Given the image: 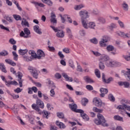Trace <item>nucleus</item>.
I'll list each match as a JSON object with an SVG mask.
<instances>
[{
	"instance_id": "f257e3e1",
	"label": "nucleus",
	"mask_w": 130,
	"mask_h": 130,
	"mask_svg": "<svg viewBox=\"0 0 130 130\" xmlns=\"http://www.w3.org/2000/svg\"><path fill=\"white\" fill-rule=\"evenodd\" d=\"M97 116L98 119H95L94 120V122L95 124L98 125L101 124L103 126H108V124L106 123V120L102 114L99 113Z\"/></svg>"
},
{
	"instance_id": "f03ea898",
	"label": "nucleus",
	"mask_w": 130,
	"mask_h": 130,
	"mask_svg": "<svg viewBox=\"0 0 130 130\" xmlns=\"http://www.w3.org/2000/svg\"><path fill=\"white\" fill-rule=\"evenodd\" d=\"M31 107L32 109L36 110V111H38L39 112L40 111V108L43 109L44 108V103L40 99H38L36 101V104H33L31 105Z\"/></svg>"
},
{
	"instance_id": "7ed1b4c3",
	"label": "nucleus",
	"mask_w": 130,
	"mask_h": 130,
	"mask_svg": "<svg viewBox=\"0 0 130 130\" xmlns=\"http://www.w3.org/2000/svg\"><path fill=\"white\" fill-rule=\"evenodd\" d=\"M27 70H28L29 73H30L34 79H38V76H39V74H40L39 70L32 66H28Z\"/></svg>"
},
{
	"instance_id": "20e7f679",
	"label": "nucleus",
	"mask_w": 130,
	"mask_h": 130,
	"mask_svg": "<svg viewBox=\"0 0 130 130\" xmlns=\"http://www.w3.org/2000/svg\"><path fill=\"white\" fill-rule=\"evenodd\" d=\"M53 31L56 33V36L58 38H63L64 37V31L62 30L59 29L57 27H55L53 25L50 26Z\"/></svg>"
},
{
	"instance_id": "39448f33",
	"label": "nucleus",
	"mask_w": 130,
	"mask_h": 130,
	"mask_svg": "<svg viewBox=\"0 0 130 130\" xmlns=\"http://www.w3.org/2000/svg\"><path fill=\"white\" fill-rule=\"evenodd\" d=\"M69 106L70 109H71L72 111H74V112H76L77 113H82V112H83V110L82 109H77L78 108V106L74 103L72 104H70Z\"/></svg>"
},
{
	"instance_id": "423d86ee",
	"label": "nucleus",
	"mask_w": 130,
	"mask_h": 130,
	"mask_svg": "<svg viewBox=\"0 0 130 130\" xmlns=\"http://www.w3.org/2000/svg\"><path fill=\"white\" fill-rule=\"evenodd\" d=\"M88 12L85 10H82L79 12V14L81 18V20H86L89 18V15H88Z\"/></svg>"
},
{
	"instance_id": "0eeeda50",
	"label": "nucleus",
	"mask_w": 130,
	"mask_h": 130,
	"mask_svg": "<svg viewBox=\"0 0 130 130\" xmlns=\"http://www.w3.org/2000/svg\"><path fill=\"white\" fill-rule=\"evenodd\" d=\"M118 62L113 61L112 60H110L109 59L108 61H107L105 62V64L106 67H108L109 68H113V67H115L116 66H117L118 64Z\"/></svg>"
},
{
	"instance_id": "6e6552de",
	"label": "nucleus",
	"mask_w": 130,
	"mask_h": 130,
	"mask_svg": "<svg viewBox=\"0 0 130 130\" xmlns=\"http://www.w3.org/2000/svg\"><path fill=\"white\" fill-rule=\"evenodd\" d=\"M93 103L95 106L100 108H101V107H102L103 104H104V105H105V103H102V101H101V100L97 98H95L94 99H93Z\"/></svg>"
},
{
	"instance_id": "1a4fd4ad",
	"label": "nucleus",
	"mask_w": 130,
	"mask_h": 130,
	"mask_svg": "<svg viewBox=\"0 0 130 130\" xmlns=\"http://www.w3.org/2000/svg\"><path fill=\"white\" fill-rule=\"evenodd\" d=\"M18 74L17 77L18 78V81L19 82V87L22 88V87H23V81H24V80L22 79V78L23 77V74L20 72H18Z\"/></svg>"
},
{
	"instance_id": "9d476101",
	"label": "nucleus",
	"mask_w": 130,
	"mask_h": 130,
	"mask_svg": "<svg viewBox=\"0 0 130 130\" xmlns=\"http://www.w3.org/2000/svg\"><path fill=\"white\" fill-rule=\"evenodd\" d=\"M126 70H127V71L122 70L121 71V73L124 74V76L126 77L127 81L130 82V69L127 68Z\"/></svg>"
},
{
	"instance_id": "9b49d317",
	"label": "nucleus",
	"mask_w": 130,
	"mask_h": 130,
	"mask_svg": "<svg viewBox=\"0 0 130 130\" xmlns=\"http://www.w3.org/2000/svg\"><path fill=\"white\" fill-rule=\"evenodd\" d=\"M100 91L101 92V94H100L101 97H105V94L108 93V89L103 87L100 88Z\"/></svg>"
},
{
	"instance_id": "f8f14e48",
	"label": "nucleus",
	"mask_w": 130,
	"mask_h": 130,
	"mask_svg": "<svg viewBox=\"0 0 130 130\" xmlns=\"http://www.w3.org/2000/svg\"><path fill=\"white\" fill-rule=\"evenodd\" d=\"M117 108L121 110H125L126 109L128 111H130V106L123 104L122 105L118 106Z\"/></svg>"
},
{
	"instance_id": "ddd939ff",
	"label": "nucleus",
	"mask_w": 130,
	"mask_h": 130,
	"mask_svg": "<svg viewBox=\"0 0 130 130\" xmlns=\"http://www.w3.org/2000/svg\"><path fill=\"white\" fill-rule=\"evenodd\" d=\"M37 55L38 59H41V57H44V56H45V54L42 50H38L37 51Z\"/></svg>"
},
{
	"instance_id": "4468645a",
	"label": "nucleus",
	"mask_w": 130,
	"mask_h": 130,
	"mask_svg": "<svg viewBox=\"0 0 130 130\" xmlns=\"http://www.w3.org/2000/svg\"><path fill=\"white\" fill-rule=\"evenodd\" d=\"M119 86H124V88H129V83L126 81H119L118 82Z\"/></svg>"
},
{
	"instance_id": "2eb2a0df",
	"label": "nucleus",
	"mask_w": 130,
	"mask_h": 130,
	"mask_svg": "<svg viewBox=\"0 0 130 130\" xmlns=\"http://www.w3.org/2000/svg\"><path fill=\"white\" fill-rule=\"evenodd\" d=\"M5 84L7 87H10V85H15V86H17L18 85V82L16 81H11L9 80L7 81V80L5 82Z\"/></svg>"
},
{
	"instance_id": "dca6fc26",
	"label": "nucleus",
	"mask_w": 130,
	"mask_h": 130,
	"mask_svg": "<svg viewBox=\"0 0 130 130\" xmlns=\"http://www.w3.org/2000/svg\"><path fill=\"white\" fill-rule=\"evenodd\" d=\"M83 80L87 83V84H92L94 83V81L89 76H85L83 77Z\"/></svg>"
},
{
	"instance_id": "f3484780",
	"label": "nucleus",
	"mask_w": 130,
	"mask_h": 130,
	"mask_svg": "<svg viewBox=\"0 0 130 130\" xmlns=\"http://www.w3.org/2000/svg\"><path fill=\"white\" fill-rule=\"evenodd\" d=\"M81 24L82 25V27H83L84 29H89V23L87 22V20H81Z\"/></svg>"
},
{
	"instance_id": "a211bd4d",
	"label": "nucleus",
	"mask_w": 130,
	"mask_h": 130,
	"mask_svg": "<svg viewBox=\"0 0 130 130\" xmlns=\"http://www.w3.org/2000/svg\"><path fill=\"white\" fill-rule=\"evenodd\" d=\"M34 30L35 32L39 34V35H41L42 34V31H41V29L39 28V26L36 25L34 26Z\"/></svg>"
},
{
	"instance_id": "6ab92c4d",
	"label": "nucleus",
	"mask_w": 130,
	"mask_h": 130,
	"mask_svg": "<svg viewBox=\"0 0 130 130\" xmlns=\"http://www.w3.org/2000/svg\"><path fill=\"white\" fill-rule=\"evenodd\" d=\"M118 35L121 37H123V38H129L130 35L129 34H125L123 32L120 31L118 33Z\"/></svg>"
},
{
	"instance_id": "aec40b11",
	"label": "nucleus",
	"mask_w": 130,
	"mask_h": 130,
	"mask_svg": "<svg viewBox=\"0 0 130 130\" xmlns=\"http://www.w3.org/2000/svg\"><path fill=\"white\" fill-rule=\"evenodd\" d=\"M109 60V57L107 55H104L101 57L100 59V61H102L103 62H106V61Z\"/></svg>"
},
{
	"instance_id": "412c9836",
	"label": "nucleus",
	"mask_w": 130,
	"mask_h": 130,
	"mask_svg": "<svg viewBox=\"0 0 130 130\" xmlns=\"http://www.w3.org/2000/svg\"><path fill=\"white\" fill-rule=\"evenodd\" d=\"M41 1L43 4L47 5L49 7H52L53 5V2L51 0H41Z\"/></svg>"
},
{
	"instance_id": "4be33fe9",
	"label": "nucleus",
	"mask_w": 130,
	"mask_h": 130,
	"mask_svg": "<svg viewBox=\"0 0 130 130\" xmlns=\"http://www.w3.org/2000/svg\"><path fill=\"white\" fill-rule=\"evenodd\" d=\"M96 27V23L93 21H90L88 23V28L90 29H92L95 30V27Z\"/></svg>"
},
{
	"instance_id": "5701e85b",
	"label": "nucleus",
	"mask_w": 130,
	"mask_h": 130,
	"mask_svg": "<svg viewBox=\"0 0 130 130\" xmlns=\"http://www.w3.org/2000/svg\"><path fill=\"white\" fill-rule=\"evenodd\" d=\"M56 124L57 126H59L60 128H66V125L63 123L59 122L58 121H56Z\"/></svg>"
},
{
	"instance_id": "b1692460",
	"label": "nucleus",
	"mask_w": 130,
	"mask_h": 130,
	"mask_svg": "<svg viewBox=\"0 0 130 130\" xmlns=\"http://www.w3.org/2000/svg\"><path fill=\"white\" fill-rule=\"evenodd\" d=\"M28 52V49H19L18 50V53L20 55H25L26 53Z\"/></svg>"
},
{
	"instance_id": "393cba45",
	"label": "nucleus",
	"mask_w": 130,
	"mask_h": 130,
	"mask_svg": "<svg viewBox=\"0 0 130 130\" xmlns=\"http://www.w3.org/2000/svg\"><path fill=\"white\" fill-rule=\"evenodd\" d=\"M31 3L34 4V5L36 6V7H37V6L40 7L41 8H44V7H45V5H44L43 3H39L35 1L32 2Z\"/></svg>"
},
{
	"instance_id": "a878e982",
	"label": "nucleus",
	"mask_w": 130,
	"mask_h": 130,
	"mask_svg": "<svg viewBox=\"0 0 130 130\" xmlns=\"http://www.w3.org/2000/svg\"><path fill=\"white\" fill-rule=\"evenodd\" d=\"M83 8H84V5L81 4L79 5L75 6L74 9L76 11H79L80 10H82V9H83Z\"/></svg>"
},
{
	"instance_id": "bb28decb",
	"label": "nucleus",
	"mask_w": 130,
	"mask_h": 130,
	"mask_svg": "<svg viewBox=\"0 0 130 130\" xmlns=\"http://www.w3.org/2000/svg\"><path fill=\"white\" fill-rule=\"evenodd\" d=\"M62 76L64 79H66V81H69V82H73V79L71 77H69V76H68V74L66 73H63L62 74Z\"/></svg>"
},
{
	"instance_id": "cd10ccee",
	"label": "nucleus",
	"mask_w": 130,
	"mask_h": 130,
	"mask_svg": "<svg viewBox=\"0 0 130 130\" xmlns=\"http://www.w3.org/2000/svg\"><path fill=\"white\" fill-rule=\"evenodd\" d=\"M0 69L3 73H6L7 72L6 69V66H5V64L3 63H0Z\"/></svg>"
},
{
	"instance_id": "c85d7f7f",
	"label": "nucleus",
	"mask_w": 130,
	"mask_h": 130,
	"mask_svg": "<svg viewBox=\"0 0 130 130\" xmlns=\"http://www.w3.org/2000/svg\"><path fill=\"white\" fill-rule=\"evenodd\" d=\"M83 111V112L80 113L81 116L82 117V118H83V119H85L86 120H89V117L86 113H84V111Z\"/></svg>"
},
{
	"instance_id": "c756f323",
	"label": "nucleus",
	"mask_w": 130,
	"mask_h": 130,
	"mask_svg": "<svg viewBox=\"0 0 130 130\" xmlns=\"http://www.w3.org/2000/svg\"><path fill=\"white\" fill-rule=\"evenodd\" d=\"M92 110L94 112H98L99 113H102V112H103V109H98V108L96 107H93Z\"/></svg>"
},
{
	"instance_id": "7c9ffc66",
	"label": "nucleus",
	"mask_w": 130,
	"mask_h": 130,
	"mask_svg": "<svg viewBox=\"0 0 130 130\" xmlns=\"http://www.w3.org/2000/svg\"><path fill=\"white\" fill-rule=\"evenodd\" d=\"M66 31H67V33H68L69 35V38H71V39H72V38H73V34H72V30H71L70 28L68 27L66 28Z\"/></svg>"
},
{
	"instance_id": "2f4dec72",
	"label": "nucleus",
	"mask_w": 130,
	"mask_h": 130,
	"mask_svg": "<svg viewBox=\"0 0 130 130\" xmlns=\"http://www.w3.org/2000/svg\"><path fill=\"white\" fill-rule=\"evenodd\" d=\"M114 119L115 120H118V121L123 122V118L120 117L119 115H115L114 116Z\"/></svg>"
},
{
	"instance_id": "473e14b6",
	"label": "nucleus",
	"mask_w": 130,
	"mask_h": 130,
	"mask_svg": "<svg viewBox=\"0 0 130 130\" xmlns=\"http://www.w3.org/2000/svg\"><path fill=\"white\" fill-rule=\"evenodd\" d=\"M114 81V78L112 77H109L108 79H105V81H104V83L105 84H109L110 82H113Z\"/></svg>"
},
{
	"instance_id": "72a5a7b5",
	"label": "nucleus",
	"mask_w": 130,
	"mask_h": 130,
	"mask_svg": "<svg viewBox=\"0 0 130 130\" xmlns=\"http://www.w3.org/2000/svg\"><path fill=\"white\" fill-rule=\"evenodd\" d=\"M122 6L124 11H128V5L125 2L123 3Z\"/></svg>"
},
{
	"instance_id": "f704fd0d",
	"label": "nucleus",
	"mask_w": 130,
	"mask_h": 130,
	"mask_svg": "<svg viewBox=\"0 0 130 130\" xmlns=\"http://www.w3.org/2000/svg\"><path fill=\"white\" fill-rule=\"evenodd\" d=\"M108 99L109 100L111 101V102H114L115 101V98L113 96V94L112 93H110L108 95Z\"/></svg>"
},
{
	"instance_id": "c9c22d12",
	"label": "nucleus",
	"mask_w": 130,
	"mask_h": 130,
	"mask_svg": "<svg viewBox=\"0 0 130 130\" xmlns=\"http://www.w3.org/2000/svg\"><path fill=\"white\" fill-rule=\"evenodd\" d=\"M98 21L101 23V24H105V23H106V20H105L103 17H99L98 19Z\"/></svg>"
},
{
	"instance_id": "e433bc0d",
	"label": "nucleus",
	"mask_w": 130,
	"mask_h": 130,
	"mask_svg": "<svg viewBox=\"0 0 130 130\" xmlns=\"http://www.w3.org/2000/svg\"><path fill=\"white\" fill-rule=\"evenodd\" d=\"M57 116L59 118L63 119V118H64V114H63V113H62V112H58L57 113Z\"/></svg>"
},
{
	"instance_id": "4c0bfd02",
	"label": "nucleus",
	"mask_w": 130,
	"mask_h": 130,
	"mask_svg": "<svg viewBox=\"0 0 130 130\" xmlns=\"http://www.w3.org/2000/svg\"><path fill=\"white\" fill-rule=\"evenodd\" d=\"M24 34L26 35V36H29V35L31 34V32H30V30L28 28H24L23 29Z\"/></svg>"
},
{
	"instance_id": "58836bf2",
	"label": "nucleus",
	"mask_w": 130,
	"mask_h": 130,
	"mask_svg": "<svg viewBox=\"0 0 130 130\" xmlns=\"http://www.w3.org/2000/svg\"><path fill=\"white\" fill-rule=\"evenodd\" d=\"M90 42L91 43H93V44H98V40L96 39V38H93L90 40H89Z\"/></svg>"
},
{
	"instance_id": "ea45409f",
	"label": "nucleus",
	"mask_w": 130,
	"mask_h": 130,
	"mask_svg": "<svg viewBox=\"0 0 130 130\" xmlns=\"http://www.w3.org/2000/svg\"><path fill=\"white\" fill-rule=\"evenodd\" d=\"M43 114L44 117H45V118L48 119V115H49V114H50V113L48 112V111H44L43 112Z\"/></svg>"
},
{
	"instance_id": "a19ab883",
	"label": "nucleus",
	"mask_w": 130,
	"mask_h": 130,
	"mask_svg": "<svg viewBox=\"0 0 130 130\" xmlns=\"http://www.w3.org/2000/svg\"><path fill=\"white\" fill-rule=\"evenodd\" d=\"M99 43L100 46H101L102 47H106V46H107V45H106V42H105L103 40L100 41Z\"/></svg>"
},
{
	"instance_id": "79ce46f5",
	"label": "nucleus",
	"mask_w": 130,
	"mask_h": 130,
	"mask_svg": "<svg viewBox=\"0 0 130 130\" xmlns=\"http://www.w3.org/2000/svg\"><path fill=\"white\" fill-rule=\"evenodd\" d=\"M99 69L100 70H104L105 69V65H104V63L101 61H100Z\"/></svg>"
},
{
	"instance_id": "37998d69",
	"label": "nucleus",
	"mask_w": 130,
	"mask_h": 130,
	"mask_svg": "<svg viewBox=\"0 0 130 130\" xmlns=\"http://www.w3.org/2000/svg\"><path fill=\"white\" fill-rule=\"evenodd\" d=\"M95 75L99 79L101 78V74H100V71L98 69L95 70Z\"/></svg>"
},
{
	"instance_id": "c03bdc74",
	"label": "nucleus",
	"mask_w": 130,
	"mask_h": 130,
	"mask_svg": "<svg viewBox=\"0 0 130 130\" xmlns=\"http://www.w3.org/2000/svg\"><path fill=\"white\" fill-rule=\"evenodd\" d=\"M8 55L9 53L6 50L0 52V56H7Z\"/></svg>"
},
{
	"instance_id": "a18cd8bd",
	"label": "nucleus",
	"mask_w": 130,
	"mask_h": 130,
	"mask_svg": "<svg viewBox=\"0 0 130 130\" xmlns=\"http://www.w3.org/2000/svg\"><path fill=\"white\" fill-rule=\"evenodd\" d=\"M102 40H103L105 42H108V41L110 40V38L108 36H105L103 37V39H102Z\"/></svg>"
},
{
	"instance_id": "49530a36",
	"label": "nucleus",
	"mask_w": 130,
	"mask_h": 130,
	"mask_svg": "<svg viewBox=\"0 0 130 130\" xmlns=\"http://www.w3.org/2000/svg\"><path fill=\"white\" fill-rule=\"evenodd\" d=\"M13 18L16 20V21L21 20V16L17 14L13 15Z\"/></svg>"
},
{
	"instance_id": "de8ad7c7",
	"label": "nucleus",
	"mask_w": 130,
	"mask_h": 130,
	"mask_svg": "<svg viewBox=\"0 0 130 130\" xmlns=\"http://www.w3.org/2000/svg\"><path fill=\"white\" fill-rule=\"evenodd\" d=\"M79 34L80 36H86V30H85L84 29H82L79 31Z\"/></svg>"
},
{
	"instance_id": "09e8293b",
	"label": "nucleus",
	"mask_w": 130,
	"mask_h": 130,
	"mask_svg": "<svg viewBox=\"0 0 130 130\" xmlns=\"http://www.w3.org/2000/svg\"><path fill=\"white\" fill-rule=\"evenodd\" d=\"M107 50H108V51H113V50H114V47L112 45H108L107 47Z\"/></svg>"
},
{
	"instance_id": "8fccbe9b",
	"label": "nucleus",
	"mask_w": 130,
	"mask_h": 130,
	"mask_svg": "<svg viewBox=\"0 0 130 130\" xmlns=\"http://www.w3.org/2000/svg\"><path fill=\"white\" fill-rule=\"evenodd\" d=\"M12 54L14 56L13 59H14V60H16V61L18 60V54H17V53L15 51H13Z\"/></svg>"
},
{
	"instance_id": "3c124183",
	"label": "nucleus",
	"mask_w": 130,
	"mask_h": 130,
	"mask_svg": "<svg viewBox=\"0 0 130 130\" xmlns=\"http://www.w3.org/2000/svg\"><path fill=\"white\" fill-rule=\"evenodd\" d=\"M89 102V100L87 99H84L83 101H82L81 104L83 106H86V105Z\"/></svg>"
},
{
	"instance_id": "603ef678",
	"label": "nucleus",
	"mask_w": 130,
	"mask_h": 130,
	"mask_svg": "<svg viewBox=\"0 0 130 130\" xmlns=\"http://www.w3.org/2000/svg\"><path fill=\"white\" fill-rule=\"evenodd\" d=\"M86 89H87V90H88V91H93V90H94L93 86H92V85H86Z\"/></svg>"
},
{
	"instance_id": "864d4df0",
	"label": "nucleus",
	"mask_w": 130,
	"mask_h": 130,
	"mask_svg": "<svg viewBox=\"0 0 130 130\" xmlns=\"http://www.w3.org/2000/svg\"><path fill=\"white\" fill-rule=\"evenodd\" d=\"M47 84L49 85V86H51V85L53 84V88H55V85H54V83L53 82L50 81V79H48V82Z\"/></svg>"
},
{
	"instance_id": "5fc2aeb1",
	"label": "nucleus",
	"mask_w": 130,
	"mask_h": 130,
	"mask_svg": "<svg viewBox=\"0 0 130 130\" xmlns=\"http://www.w3.org/2000/svg\"><path fill=\"white\" fill-rule=\"evenodd\" d=\"M9 42L11 44H12V45H14V44H16V43H17V42L13 38L10 39L9 41Z\"/></svg>"
},
{
	"instance_id": "6e6d98bb",
	"label": "nucleus",
	"mask_w": 130,
	"mask_h": 130,
	"mask_svg": "<svg viewBox=\"0 0 130 130\" xmlns=\"http://www.w3.org/2000/svg\"><path fill=\"white\" fill-rule=\"evenodd\" d=\"M64 17L68 19L69 23H73V20L72 19V18H71V17H70L68 15H64Z\"/></svg>"
},
{
	"instance_id": "4d7b16f0",
	"label": "nucleus",
	"mask_w": 130,
	"mask_h": 130,
	"mask_svg": "<svg viewBox=\"0 0 130 130\" xmlns=\"http://www.w3.org/2000/svg\"><path fill=\"white\" fill-rule=\"evenodd\" d=\"M20 37H24V38H28L29 37V36L25 35V32L23 31H21Z\"/></svg>"
},
{
	"instance_id": "13d9d810",
	"label": "nucleus",
	"mask_w": 130,
	"mask_h": 130,
	"mask_svg": "<svg viewBox=\"0 0 130 130\" xmlns=\"http://www.w3.org/2000/svg\"><path fill=\"white\" fill-rule=\"evenodd\" d=\"M11 96L12 97L13 99H18V98H20L19 95L15 94V93H12Z\"/></svg>"
},
{
	"instance_id": "bf43d9fd",
	"label": "nucleus",
	"mask_w": 130,
	"mask_h": 130,
	"mask_svg": "<svg viewBox=\"0 0 130 130\" xmlns=\"http://www.w3.org/2000/svg\"><path fill=\"white\" fill-rule=\"evenodd\" d=\"M50 22H51V23H52L53 24H56L57 23V20H56V18H51Z\"/></svg>"
},
{
	"instance_id": "052dcab7",
	"label": "nucleus",
	"mask_w": 130,
	"mask_h": 130,
	"mask_svg": "<svg viewBox=\"0 0 130 130\" xmlns=\"http://www.w3.org/2000/svg\"><path fill=\"white\" fill-rule=\"evenodd\" d=\"M58 55L59 56L60 58H61V59H63V58H64V55L62 54V52L61 51L58 52Z\"/></svg>"
},
{
	"instance_id": "680f3d73",
	"label": "nucleus",
	"mask_w": 130,
	"mask_h": 130,
	"mask_svg": "<svg viewBox=\"0 0 130 130\" xmlns=\"http://www.w3.org/2000/svg\"><path fill=\"white\" fill-rule=\"evenodd\" d=\"M43 97L44 100H45V101H49V98H48L47 94H43Z\"/></svg>"
},
{
	"instance_id": "e2e57ef3",
	"label": "nucleus",
	"mask_w": 130,
	"mask_h": 130,
	"mask_svg": "<svg viewBox=\"0 0 130 130\" xmlns=\"http://www.w3.org/2000/svg\"><path fill=\"white\" fill-rule=\"evenodd\" d=\"M46 106L48 110H53V107H51V105L50 104H47Z\"/></svg>"
},
{
	"instance_id": "0e129e2a",
	"label": "nucleus",
	"mask_w": 130,
	"mask_h": 130,
	"mask_svg": "<svg viewBox=\"0 0 130 130\" xmlns=\"http://www.w3.org/2000/svg\"><path fill=\"white\" fill-rule=\"evenodd\" d=\"M0 28L2 29V30H6V31H8V32H10V29L8 28L7 27H6V26L1 24L0 25Z\"/></svg>"
},
{
	"instance_id": "69168bd1",
	"label": "nucleus",
	"mask_w": 130,
	"mask_h": 130,
	"mask_svg": "<svg viewBox=\"0 0 130 130\" xmlns=\"http://www.w3.org/2000/svg\"><path fill=\"white\" fill-rule=\"evenodd\" d=\"M21 91H23V89H21L20 87H18L16 89L14 90V91L15 93H21Z\"/></svg>"
},
{
	"instance_id": "338daca9",
	"label": "nucleus",
	"mask_w": 130,
	"mask_h": 130,
	"mask_svg": "<svg viewBox=\"0 0 130 130\" xmlns=\"http://www.w3.org/2000/svg\"><path fill=\"white\" fill-rule=\"evenodd\" d=\"M69 64L72 69H75V65H74V62L72 60L69 61Z\"/></svg>"
},
{
	"instance_id": "774afa93",
	"label": "nucleus",
	"mask_w": 130,
	"mask_h": 130,
	"mask_svg": "<svg viewBox=\"0 0 130 130\" xmlns=\"http://www.w3.org/2000/svg\"><path fill=\"white\" fill-rule=\"evenodd\" d=\"M55 78L58 79H60L61 78V75L58 73H57L55 74Z\"/></svg>"
}]
</instances>
